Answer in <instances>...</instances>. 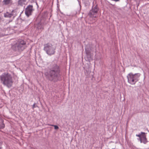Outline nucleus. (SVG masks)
Returning a JSON list of instances; mask_svg holds the SVG:
<instances>
[{
    "mask_svg": "<svg viewBox=\"0 0 149 149\" xmlns=\"http://www.w3.org/2000/svg\"><path fill=\"white\" fill-rule=\"evenodd\" d=\"M5 127V125L3 123H1L0 125V129H3Z\"/></svg>",
    "mask_w": 149,
    "mask_h": 149,
    "instance_id": "14",
    "label": "nucleus"
},
{
    "mask_svg": "<svg viewBox=\"0 0 149 149\" xmlns=\"http://www.w3.org/2000/svg\"><path fill=\"white\" fill-rule=\"evenodd\" d=\"M36 31L38 33H40L43 29V25L40 22L38 23L35 26Z\"/></svg>",
    "mask_w": 149,
    "mask_h": 149,
    "instance_id": "9",
    "label": "nucleus"
},
{
    "mask_svg": "<svg viewBox=\"0 0 149 149\" xmlns=\"http://www.w3.org/2000/svg\"><path fill=\"white\" fill-rule=\"evenodd\" d=\"M141 134H143L142 135L141 138L138 139V140L140 141L141 143H143L144 144H146L148 142L146 138V133L144 132H141Z\"/></svg>",
    "mask_w": 149,
    "mask_h": 149,
    "instance_id": "8",
    "label": "nucleus"
},
{
    "mask_svg": "<svg viewBox=\"0 0 149 149\" xmlns=\"http://www.w3.org/2000/svg\"><path fill=\"white\" fill-rule=\"evenodd\" d=\"M4 16L5 18H11L12 16H13V15L12 13H9L8 12H6L4 13Z\"/></svg>",
    "mask_w": 149,
    "mask_h": 149,
    "instance_id": "10",
    "label": "nucleus"
},
{
    "mask_svg": "<svg viewBox=\"0 0 149 149\" xmlns=\"http://www.w3.org/2000/svg\"><path fill=\"white\" fill-rule=\"evenodd\" d=\"M85 52L87 55H88L90 54V52L89 50H88L87 49H86L85 50Z\"/></svg>",
    "mask_w": 149,
    "mask_h": 149,
    "instance_id": "13",
    "label": "nucleus"
},
{
    "mask_svg": "<svg viewBox=\"0 0 149 149\" xmlns=\"http://www.w3.org/2000/svg\"><path fill=\"white\" fill-rule=\"evenodd\" d=\"M72 13H73L72 15H76L77 13L78 12H77L76 10H74L72 11Z\"/></svg>",
    "mask_w": 149,
    "mask_h": 149,
    "instance_id": "16",
    "label": "nucleus"
},
{
    "mask_svg": "<svg viewBox=\"0 0 149 149\" xmlns=\"http://www.w3.org/2000/svg\"><path fill=\"white\" fill-rule=\"evenodd\" d=\"M3 144V142L2 141H0V149H2V145Z\"/></svg>",
    "mask_w": 149,
    "mask_h": 149,
    "instance_id": "19",
    "label": "nucleus"
},
{
    "mask_svg": "<svg viewBox=\"0 0 149 149\" xmlns=\"http://www.w3.org/2000/svg\"><path fill=\"white\" fill-rule=\"evenodd\" d=\"M56 48L50 43H47L44 45V50L48 55L51 56L55 52Z\"/></svg>",
    "mask_w": 149,
    "mask_h": 149,
    "instance_id": "5",
    "label": "nucleus"
},
{
    "mask_svg": "<svg viewBox=\"0 0 149 149\" xmlns=\"http://www.w3.org/2000/svg\"><path fill=\"white\" fill-rule=\"evenodd\" d=\"M26 1V0H19L18 1V4L19 5L22 6Z\"/></svg>",
    "mask_w": 149,
    "mask_h": 149,
    "instance_id": "11",
    "label": "nucleus"
},
{
    "mask_svg": "<svg viewBox=\"0 0 149 149\" xmlns=\"http://www.w3.org/2000/svg\"><path fill=\"white\" fill-rule=\"evenodd\" d=\"M26 47V42L22 39H18L17 42L12 46V49L13 50L20 52L23 50Z\"/></svg>",
    "mask_w": 149,
    "mask_h": 149,
    "instance_id": "3",
    "label": "nucleus"
},
{
    "mask_svg": "<svg viewBox=\"0 0 149 149\" xmlns=\"http://www.w3.org/2000/svg\"><path fill=\"white\" fill-rule=\"evenodd\" d=\"M11 0H3V3L4 4L7 5L10 3Z\"/></svg>",
    "mask_w": 149,
    "mask_h": 149,
    "instance_id": "12",
    "label": "nucleus"
},
{
    "mask_svg": "<svg viewBox=\"0 0 149 149\" xmlns=\"http://www.w3.org/2000/svg\"><path fill=\"white\" fill-rule=\"evenodd\" d=\"M35 104H35V103H34V104H33V106H32V108H33V109H34V108H35L36 107H35Z\"/></svg>",
    "mask_w": 149,
    "mask_h": 149,
    "instance_id": "20",
    "label": "nucleus"
},
{
    "mask_svg": "<svg viewBox=\"0 0 149 149\" xmlns=\"http://www.w3.org/2000/svg\"><path fill=\"white\" fill-rule=\"evenodd\" d=\"M51 126H54V129L55 130H57L59 128L58 126L57 125H52Z\"/></svg>",
    "mask_w": 149,
    "mask_h": 149,
    "instance_id": "17",
    "label": "nucleus"
},
{
    "mask_svg": "<svg viewBox=\"0 0 149 149\" xmlns=\"http://www.w3.org/2000/svg\"><path fill=\"white\" fill-rule=\"evenodd\" d=\"M99 10V8L97 5L93 6L88 14V15L91 18H96L98 15V12Z\"/></svg>",
    "mask_w": 149,
    "mask_h": 149,
    "instance_id": "6",
    "label": "nucleus"
},
{
    "mask_svg": "<svg viewBox=\"0 0 149 149\" xmlns=\"http://www.w3.org/2000/svg\"><path fill=\"white\" fill-rule=\"evenodd\" d=\"M143 134H141V132L140 134H136V136L137 137H139V138H141V137L142 135Z\"/></svg>",
    "mask_w": 149,
    "mask_h": 149,
    "instance_id": "15",
    "label": "nucleus"
},
{
    "mask_svg": "<svg viewBox=\"0 0 149 149\" xmlns=\"http://www.w3.org/2000/svg\"><path fill=\"white\" fill-rule=\"evenodd\" d=\"M33 6L32 5H29L25 9V13L26 15L28 17L31 15V13L33 10Z\"/></svg>",
    "mask_w": 149,
    "mask_h": 149,
    "instance_id": "7",
    "label": "nucleus"
},
{
    "mask_svg": "<svg viewBox=\"0 0 149 149\" xmlns=\"http://www.w3.org/2000/svg\"><path fill=\"white\" fill-rule=\"evenodd\" d=\"M86 72H85V74L87 76H88V74H89L91 72L89 71L88 72L87 70H86Z\"/></svg>",
    "mask_w": 149,
    "mask_h": 149,
    "instance_id": "18",
    "label": "nucleus"
},
{
    "mask_svg": "<svg viewBox=\"0 0 149 149\" xmlns=\"http://www.w3.org/2000/svg\"><path fill=\"white\" fill-rule=\"evenodd\" d=\"M60 69L56 64L52 62L50 64L48 71L44 73L46 77L51 81H57L60 77Z\"/></svg>",
    "mask_w": 149,
    "mask_h": 149,
    "instance_id": "1",
    "label": "nucleus"
},
{
    "mask_svg": "<svg viewBox=\"0 0 149 149\" xmlns=\"http://www.w3.org/2000/svg\"><path fill=\"white\" fill-rule=\"evenodd\" d=\"M1 82L7 87H11L13 84V80L11 74L8 73H3L0 76Z\"/></svg>",
    "mask_w": 149,
    "mask_h": 149,
    "instance_id": "2",
    "label": "nucleus"
},
{
    "mask_svg": "<svg viewBox=\"0 0 149 149\" xmlns=\"http://www.w3.org/2000/svg\"><path fill=\"white\" fill-rule=\"evenodd\" d=\"M141 75L140 73H135L133 74L132 73H129L127 76L128 82L132 85H134L138 81Z\"/></svg>",
    "mask_w": 149,
    "mask_h": 149,
    "instance_id": "4",
    "label": "nucleus"
}]
</instances>
